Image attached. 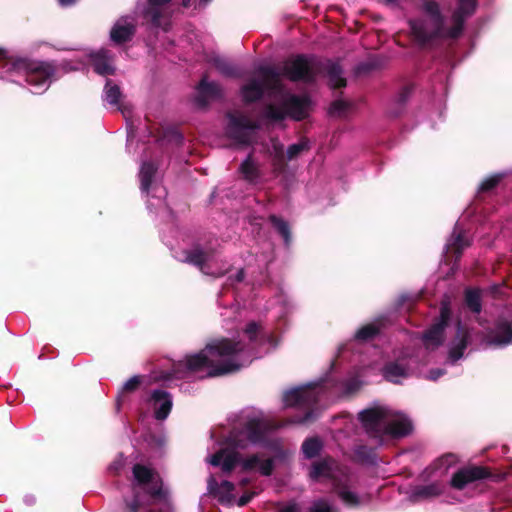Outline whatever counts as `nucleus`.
Masks as SVG:
<instances>
[{
    "label": "nucleus",
    "instance_id": "obj_1",
    "mask_svg": "<svg viewBox=\"0 0 512 512\" xmlns=\"http://www.w3.org/2000/svg\"><path fill=\"white\" fill-rule=\"evenodd\" d=\"M358 420L369 438L383 445L385 437L402 439L413 431L412 421L403 413L386 406H374L361 410Z\"/></svg>",
    "mask_w": 512,
    "mask_h": 512
},
{
    "label": "nucleus",
    "instance_id": "obj_2",
    "mask_svg": "<svg viewBox=\"0 0 512 512\" xmlns=\"http://www.w3.org/2000/svg\"><path fill=\"white\" fill-rule=\"evenodd\" d=\"M422 11L427 18H414L408 20L413 41L421 48L430 47L438 39H445V17L440 5L434 0H425Z\"/></svg>",
    "mask_w": 512,
    "mask_h": 512
},
{
    "label": "nucleus",
    "instance_id": "obj_3",
    "mask_svg": "<svg viewBox=\"0 0 512 512\" xmlns=\"http://www.w3.org/2000/svg\"><path fill=\"white\" fill-rule=\"evenodd\" d=\"M257 73L262 77V80L251 78L240 88L241 99L245 105L260 101L266 90L275 91L282 87L280 73L275 67L261 65L258 67Z\"/></svg>",
    "mask_w": 512,
    "mask_h": 512
},
{
    "label": "nucleus",
    "instance_id": "obj_4",
    "mask_svg": "<svg viewBox=\"0 0 512 512\" xmlns=\"http://www.w3.org/2000/svg\"><path fill=\"white\" fill-rule=\"evenodd\" d=\"M283 402L286 407H293L303 411L301 416L295 418L297 423H310L316 420V406L319 395L312 385L296 387L283 394Z\"/></svg>",
    "mask_w": 512,
    "mask_h": 512
},
{
    "label": "nucleus",
    "instance_id": "obj_5",
    "mask_svg": "<svg viewBox=\"0 0 512 512\" xmlns=\"http://www.w3.org/2000/svg\"><path fill=\"white\" fill-rule=\"evenodd\" d=\"M182 363V375L186 372L196 373L203 371L205 368H210L208 371L209 377H218L230 373L237 372L241 369V365L237 362L226 361L224 363L216 364L212 359L210 353L206 352V346L200 352L187 355L185 361Z\"/></svg>",
    "mask_w": 512,
    "mask_h": 512
},
{
    "label": "nucleus",
    "instance_id": "obj_6",
    "mask_svg": "<svg viewBox=\"0 0 512 512\" xmlns=\"http://www.w3.org/2000/svg\"><path fill=\"white\" fill-rule=\"evenodd\" d=\"M13 68L25 77L32 86L49 85L55 78L57 66L53 62L19 58L13 62Z\"/></svg>",
    "mask_w": 512,
    "mask_h": 512
},
{
    "label": "nucleus",
    "instance_id": "obj_7",
    "mask_svg": "<svg viewBox=\"0 0 512 512\" xmlns=\"http://www.w3.org/2000/svg\"><path fill=\"white\" fill-rule=\"evenodd\" d=\"M320 65L316 57L298 54L286 59L283 63L280 78L286 77L292 82L312 83L319 75Z\"/></svg>",
    "mask_w": 512,
    "mask_h": 512
},
{
    "label": "nucleus",
    "instance_id": "obj_8",
    "mask_svg": "<svg viewBox=\"0 0 512 512\" xmlns=\"http://www.w3.org/2000/svg\"><path fill=\"white\" fill-rule=\"evenodd\" d=\"M452 318V310L449 301H442L439 315L433 319L432 324L423 331L420 339L426 350L434 351L441 347L445 340L446 328Z\"/></svg>",
    "mask_w": 512,
    "mask_h": 512
},
{
    "label": "nucleus",
    "instance_id": "obj_9",
    "mask_svg": "<svg viewBox=\"0 0 512 512\" xmlns=\"http://www.w3.org/2000/svg\"><path fill=\"white\" fill-rule=\"evenodd\" d=\"M270 425L267 421L260 418H251L243 426L242 430L233 433L229 438V444L232 448L245 449L248 442L257 444L265 439Z\"/></svg>",
    "mask_w": 512,
    "mask_h": 512
},
{
    "label": "nucleus",
    "instance_id": "obj_10",
    "mask_svg": "<svg viewBox=\"0 0 512 512\" xmlns=\"http://www.w3.org/2000/svg\"><path fill=\"white\" fill-rule=\"evenodd\" d=\"M146 6L142 10V18L151 28H161L168 31L173 10L172 0H146Z\"/></svg>",
    "mask_w": 512,
    "mask_h": 512
},
{
    "label": "nucleus",
    "instance_id": "obj_11",
    "mask_svg": "<svg viewBox=\"0 0 512 512\" xmlns=\"http://www.w3.org/2000/svg\"><path fill=\"white\" fill-rule=\"evenodd\" d=\"M486 479H498L486 466L468 465L457 470L451 477L450 486L456 490H463L467 485Z\"/></svg>",
    "mask_w": 512,
    "mask_h": 512
},
{
    "label": "nucleus",
    "instance_id": "obj_12",
    "mask_svg": "<svg viewBox=\"0 0 512 512\" xmlns=\"http://www.w3.org/2000/svg\"><path fill=\"white\" fill-rule=\"evenodd\" d=\"M229 123L227 127L228 136L241 144L249 143V135L247 130H258L260 124L256 121L249 119L246 115L241 113L228 112L226 114Z\"/></svg>",
    "mask_w": 512,
    "mask_h": 512
},
{
    "label": "nucleus",
    "instance_id": "obj_13",
    "mask_svg": "<svg viewBox=\"0 0 512 512\" xmlns=\"http://www.w3.org/2000/svg\"><path fill=\"white\" fill-rule=\"evenodd\" d=\"M477 8L476 0H458V7L452 14V26L444 27L445 39H458L464 30V24L468 17L472 16Z\"/></svg>",
    "mask_w": 512,
    "mask_h": 512
},
{
    "label": "nucleus",
    "instance_id": "obj_14",
    "mask_svg": "<svg viewBox=\"0 0 512 512\" xmlns=\"http://www.w3.org/2000/svg\"><path fill=\"white\" fill-rule=\"evenodd\" d=\"M484 340L487 345L503 348L512 344V323L505 318L495 320L493 327L486 330Z\"/></svg>",
    "mask_w": 512,
    "mask_h": 512
},
{
    "label": "nucleus",
    "instance_id": "obj_15",
    "mask_svg": "<svg viewBox=\"0 0 512 512\" xmlns=\"http://www.w3.org/2000/svg\"><path fill=\"white\" fill-rule=\"evenodd\" d=\"M244 344L241 341H235L230 338H221L213 340L206 345V352L210 353L212 359L222 358L224 362H235L232 357L244 351Z\"/></svg>",
    "mask_w": 512,
    "mask_h": 512
},
{
    "label": "nucleus",
    "instance_id": "obj_16",
    "mask_svg": "<svg viewBox=\"0 0 512 512\" xmlns=\"http://www.w3.org/2000/svg\"><path fill=\"white\" fill-rule=\"evenodd\" d=\"M455 335L450 342L448 357L451 362H456L464 355V351L471 341V335L468 327L460 319L456 322Z\"/></svg>",
    "mask_w": 512,
    "mask_h": 512
},
{
    "label": "nucleus",
    "instance_id": "obj_17",
    "mask_svg": "<svg viewBox=\"0 0 512 512\" xmlns=\"http://www.w3.org/2000/svg\"><path fill=\"white\" fill-rule=\"evenodd\" d=\"M339 474H342V471L338 462L329 456L314 461L309 472L313 481H318L321 478L336 480Z\"/></svg>",
    "mask_w": 512,
    "mask_h": 512
},
{
    "label": "nucleus",
    "instance_id": "obj_18",
    "mask_svg": "<svg viewBox=\"0 0 512 512\" xmlns=\"http://www.w3.org/2000/svg\"><path fill=\"white\" fill-rule=\"evenodd\" d=\"M236 448L232 450L228 448H221L217 452H215L209 460V463L215 467H221V470L225 474H230L236 467L237 464L241 462V455L239 452L235 451Z\"/></svg>",
    "mask_w": 512,
    "mask_h": 512
},
{
    "label": "nucleus",
    "instance_id": "obj_19",
    "mask_svg": "<svg viewBox=\"0 0 512 512\" xmlns=\"http://www.w3.org/2000/svg\"><path fill=\"white\" fill-rule=\"evenodd\" d=\"M197 92L195 102L201 108H205L209 101L218 100L223 97L221 85L216 82L207 81L206 76H204L197 85Z\"/></svg>",
    "mask_w": 512,
    "mask_h": 512
},
{
    "label": "nucleus",
    "instance_id": "obj_20",
    "mask_svg": "<svg viewBox=\"0 0 512 512\" xmlns=\"http://www.w3.org/2000/svg\"><path fill=\"white\" fill-rule=\"evenodd\" d=\"M150 402L153 405L156 420L164 421L168 418L173 407V398L169 392L160 389L153 390Z\"/></svg>",
    "mask_w": 512,
    "mask_h": 512
},
{
    "label": "nucleus",
    "instance_id": "obj_21",
    "mask_svg": "<svg viewBox=\"0 0 512 512\" xmlns=\"http://www.w3.org/2000/svg\"><path fill=\"white\" fill-rule=\"evenodd\" d=\"M310 99L307 96L290 95L284 102L283 108L290 118L301 121L307 117Z\"/></svg>",
    "mask_w": 512,
    "mask_h": 512
},
{
    "label": "nucleus",
    "instance_id": "obj_22",
    "mask_svg": "<svg viewBox=\"0 0 512 512\" xmlns=\"http://www.w3.org/2000/svg\"><path fill=\"white\" fill-rule=\"evenodd\" d=\"M320 65L319 74L325 73L329 79V85L333 89L343 88L347 85L346 79L343 77V70L339 63L331 60H318Z\"/></svg>",
    "mask_w": 512,
    "mask_h": 512
},
{
    "label": "nucleus",
    "instance_id": "obj_23",
    "mask_svg": "<svg viewBox=\"0 0 512 512\" xmlns=\"http://www.w3.org/2000/svg\"><path fill=\"white\" fill-rule=\"evenodd\" d=\"M91 64L94 71L102 76L114 75L115 68L112 65L113 56L111 51L101 49L90 54Z\"/></svg>",
    "mask_w": 512,
    "mask_h": 512
},
{
    "label": "nucleus",
    "instance_id": "obj_24",
    "mask_svg": "<svg viewBox=\"0 0 512 512\" xmlns=\"http://www.w3.org/2000/svg\"><path fill=\"white\" fill-rule=\"evenodd\" d=\"M459 458L456 454L452 452L445 453L435 459L432 464L424 469V471L420 474V478L423 481H427L434 472L441 470L443 474H445L448 469L455 464H457Z\"/></svg>",
    "mask_w": 512,
    "mask_h": 512
},
{
    "label": "nucleus",
    "instance_id": "obj_25",
    "mask_svg": "<svg viewBox=\"0 0 512 512\" xmlns=\"http://www.w3.org/2000/svg\"><path fill=\"white\" fill-rule=\"evenodd\" d=\"M208 487L211 494L218 495V501L222 505H231L234 502V495L232 492L235 489V485L232 482L223 480L221 484L218 485L215 479L210 477Z\"/></svg>",
    "mask_w": 512,
    "mask_h": 512
},
{
    "label": "nucleus",
    "instance_id": "obj_26",
    "mask_svg": "<svg viewBox=\"0 0 512 512\" xmlns=\"http://www.w3.org/2000/svg\"><path fill=\"white\" fill-rule=\"evenodd\" d=\"M184 255L183 262L196 266L203 271L206 262L212 256V251L204 250L200 244H196L191 250H185Z\"/></svg>",
    "mask_w": 512,
    "mask_h": 512
},
{
    "label": "nucleus",
    "instance_id": "obj_27",
    "mask_svg": "<svg viewBox=\"0 0 512 512\" xmlns=\"http://www.w3.org/2000/svg\"><path fill=\"white\" fill-rule=\"evenodd\" d=\"M468 246H470V242L466 238L465 233L463 231H457V228H455L446 244V250L448 254H451L458 260L463 250Z\"/></svg>",
    "mask_w": 512,
    "mask_h": 512
},
{
    "label": "nucleus",
    "instance_id": "obj_28",
    "mask_svg": "<svg viewBox=\"0 0 512 512\" xmlns=\"http://www.w3.org/2000/svg\"><path fill=\"white\" fill-rule=\"evenodd\" d=\"M443 486L439 481L432 482L428 485H419L412 490L411 497L414 500H422L434 498L441 495Z\"/></svg>",
    "mask_w": 512,
    "mask_h": 512
},
{
    "label": "nucleus",
    "instance_id": "obj_29",
    "mask_svg": "<svg viewBox=\"0 0 512 512\" xmlns=\"http://www.w3.org/2000/svg\"><path fill=\"white\" fill-rule=\"evenodd\" d=\"M135 32L136 28L133 24L120 25L117 23L110 31V38L115 44L121 45L130 41Z\"/></svg>",
    "mask_w": 512,
    "mask_h": 512
},
{
    "label": "nucleus",
    "instance_id": "obj_30",
    "mask_svg": "<svg viewBox=\"0 0 512 512\" xmlns=\"http://www.w3.org/2000/svg\"><path fill=\"white\" fill-rule=\"evenodd\" d=\"M464 303L471 313L480 314L482 311V290L480 288H466Z\"/></svg>",
    "mask_w": 512,
    "mask_h": 512
},
{
    "label": "nucleus",
    "instance_id": "obj_31",
    "mask_svg": "<svg viewBox=\"0 0 512 512\" xmlns=\"http://www.w3.org/2000/svg\"><path fill=\"white\" fill-rule=\"evenodd\" d=\"M268 220L276 232L282 237L285 247L289 248L292 243V232L288 221L275 214H271Z\"/></svg>",
    "mask_w": 512,
    "mask_h": 512
},
{
    "label": "nucleus",
    "instance_id": "obj_32",
    "mask_svg": "<svg viewBox=\"0 0 512 512\" xmlns=\"http://www.w3.org/2000/svg\"><path fill=\"white\" fill-rule=\"evenodd\" d=\"M105 100L113 106H117L122 113H125L126 107L121 105L123 94L120 87L115 84L111 79H107L104 87Z\"/></svg>",
    "mask_w": 512,
    "mask_h": 512
},
{
    "label": "nucleus",
    "instance_id": "obj_33",
    "mask_svg": "<svg viewBox=\"0 0 512 512\" xmlns=\"http://www.w3.org/2000/svg\"><path fill=\"white\" fill-rule=\"evenodd\" d=\"M413 90L414 86L412 84H406L400 89L395 98L394 106L389 112L392 117H398L401 115L406 103L413 93Z\"/></svg>",
    "mask_w": 512,
    "mask_h": 512
},
{
    "label": "nucleus",
    "instance_id": "obj_34",
    "mask_svg": "<svg viewBox=\"0 0 512 512\" xmlns=\"http://www.w3.org/2000/svg\"><path fill=\"white\" fill-rule=\"evenodd\" d=\"M156 172L157 167L153 162H143L139 172L140 188L143 192L149 193Z\"/></svg>",
    "mask_w": 512,
    "mask_h": 512
},
{
    "label": "nucleus",
    "instance_id": "obj_35",
    "mask_svg": "<svg viewBox=\"0 0 512 512\" xmlns=\"http://www.w3.org/2000/svg\"><path fill=\"white\" fill-rule=\"evenodd\" d=\"M211 63L225 77L236 78L240 75L237 67L223 57L215 56L211 59Z\"/></svg>",
    "mask_w": 512,
    "mask_h": 512
},
{
    "label": "nucleus",
    "instance_id": "obj_36",
    "mask_svg": "<svg viewBox=\"0 0 512 512\" xmlns=\"http://www.w3.org/2000/svg\"><path fill=\"white\" fill-rule=\"evenodd\" d=\"M383 325L381 323H369L359 328L355 334V339L361 342H367L380 334Z\"/></svg>",
    "mask_w": 512,
    "mask_h": 512
},
{
    "label": "nucleus",
    "instance_id": "obj_37",
    "mask_svg": "<svg viewBox=\"0 0 512 512\" xmlns=\"http://www.w3.org/2000/svg\"><path fill=\"white\" fill-rule=\"evenodd\" d=\"M323 448V443L319 437H310L304 440L301 449L307 459L317 457Z\"/></svg>",
    "mask_w": 512,
    "mask_h": 512
},
{
    "label": "nucleus",
    "instance_id": "obj_38",
    "mask_svg": "<svg viewBox=\"0 0 512 512\" xmlns=\"http://www.w3.org/2000/svg\"><path fill=\"white\" fill-rule=\"evenodd\" d=\"M239 171L248 182H254L260 177V171L254 163L251 154L241 163Z\"/></svg>",
    "mask_w": 512,
    "mask_h": 512
},
{
    "label": "nucleus",
    "instance_id": "obj_39",
    "mask_svg": "<svg viewBox=\"0 0 512 512\" xmlns=\"http://www.w3.org/2000/svg\"><path fill=\"white\" fill-rule=\"evenodd\" d=\"M144 380V376L142 375H134L131 378H129L121 387V389L118 392L117 396V403L120 404L121 401H123L125 395L134 393L136 390L139 389L142 382Z\"/></svg>",
    "mask_w": 512,
    "mask_h": 512
},
{
    "label": "nucleus",
    "instance_id": "obj_40",
    "mask_svg": "<svg viewBox=\"0 0 512 512\" xmlns=\"http://www.w3.org/2000/svg\"><path fill=\"white\" fill-rule=\"evenodd\" d=\"M133 476L139 485H148L153 482L154 471L142 464H135L132 468Z\"/></svg>",
    "mask_w": 512,
    "mask_h": 512
},
{
    "label": "nucleus",
    "instance_id": "obj_41",
    "mask_svg": "<svg viewBox=\"0 0 512 512\" xmlns=\"http://www.w3.org/2000/svg\"><path fill=\"white\" fill-rule=\"evenodd\" d=\"M385 379L392 383H398V378L406 375L405 368L397 362H390L383 369Z\"/></svg>",
    "mask_w": 512,
    "mask_h": 512
},
{
    "label": "nucleus",
    "instance_id": "obj_42",
    "mask_svg": "<svg viewBox=\"0 0 512 512\" xmlns=\"http://www.w3.org/2000/svg\"><path fill=\"white\" fill-rule=\"evenodd\" d=\"M354 459L360 463H374L376 460L375 449L367 445H358L354 449Z\"/></svg>",
    "mask_w": 512,
    "mask_h": 512
},
{
    "label": "nucleus",
    "instance_id": "obj_43",
    "mask_svg": "<svg viewBox=\"0 0 512 512\" xmlns=\"http://www.w3.org/2000/svg\"><path fill=\"white\" fill-rule=\"evenodd\" d=\"M264 117L274 122H280L283 121L287 115L283 106L278 107L274 104H268L264 111Z\"/></svg>",
    "mask_w": 512,
    "mask_h": 512
},
{
    "label": "nucleus",
    "instance_id": "obj_44",
    "mask_svg": "<svg viewBox=\"0 0 512 512\" xmlns=\"http://www.w3.org/2000/svg\"><path fill=\"white\" fill-rule=\"evenodd\" d=\"M182 363L177 362L173 364V367L170 372H160L157 376L154 377V381H168L173 378L183 379L185 375H182Z\"/></svg>",
    "mask_w": 512,
    "mask_h": 512
},
{
    "label": "nucleus",
    "instance_id": "obj_45",
    "mask_svg": "<svg viewBox=\"0 0 512 512\" xmlns=\"http://www.w3.org/2000/svg\"><path fill=\"white\" fill-rule=\"evenodd\" d=\"M504 175L501 173L494 174L489 176L488 178L484 179L480 186L478 191L481 193H486L492 191L494 188L498 186V184L503 179Z\"/></svg>",
    "mask_w": 512,
    "mask_h": 512
},
{
    "label": "nucleus",
    "instance_id": "obj_46",
    "mask_svg": "<svg viewBox=\"0 0 512 512\" xmlns=\"http://www.w3.org/2000/svg\"><path fill=\"white\" fill-rule=\"evenodd\" d=\"M262 332V327L259 323L255 321L249 322L245 329L244 333L247 335L250 342H258L261 344V338L259 339V335Z\"/></svg>",
    "mask_w": 512,
    "mask_h": 512
},
{
    "label": "nucleus",
    "instance_id": "obj_47",
    "mask_svg": "<svg viewBox=\"0 0 512 512\" xmlns=\"http://www.w3.org/2000/svg\"><path fill=\"white\" fill-rule=\"evenodd\" d=\"M309 150L307 141H301L299 143L292 144L287 149V160H293L297 158L303 151Z\"/></svg>",
    "mask_w": 512,
    "mask_h": 512
},
{
    "label": "nucleus",
    "instance_id": "obj_48",
    "mask_svg": "<svg viewBox=\"0 0 512 512\" xmlns=\"http://www.w3.org/2000/svg\"><path fill=\"white\" fill-rule=\"evenodd\" d=\"M273 167L278 173L284 172L287 168V159H285L282 147L276 148V154L273 158Z\"/></svg>",
    "mask_w": 512,
    "mask_h": 512
},
{
    "label": "nucleus",
    "instance_id": "obj_49",
    "mask_svg": "<svg viewBox=\"0 0 512 512\" xmlns=\"http://www.w3.org/2000/svg\"><path fill=\"white\" fill-rule=\"evenodd\" d=\"M350 107V104L344 100H335L331 103L329 112L332 115H343Z\"/></svg>",
    "mask_w": 512,
    "mask_h": 512
},
{
    "label": "nucleus",
    "instance_id": "obj_50",
    "mask_svg": "<svg viewBox=\"0 0 512 512\" xmlns=\"http://www.w3.org/2000/svg\"><path fill=\"white\" fill-rule=\"evenodd\" d=\"M378 67L379 63L376 60H369L358 64L355 71L358 75H364L376 70Z\"/></svg>",
    "mask_w": 512,
    "mask_h": 512
},
{
    "label": "nucleus",
    "instance_id": "obj_51",
    "mask_svg": "<svg viewBox=\"0 0 512 512\" xmlns=\"http://www.w3.org/2000/svg\"><path fill=\"white\" fill-rule=\"evenodd\" d=\"M308 512H335L331 505L324 499L314 501Z\"/></svg>",
    "mask_w": 512,
    "mask_h": 512
},
{
    "label": "nucleus",
    "instance_id": "obj_52",
    "mask_svg": "<svg viewBox=\"0 0 512 512\" xmlns=\"http://www.w3.org/2000/svg\"><path fill=\"white\" fill-rule=\"evenodd\" d=\"M240 463L242 466V470L245 472H248V471H252L256 467H258V465L260 463V458L257 454H253V455L247 457L246 459L241 460Z\"/></svg>",
    "mask_w": 512,
    "mask_h": 512
},
{
    "label": "nucleus",
    "instance_id": "obj_53",
    "mask_svg": "<svg viewBox=\"0 0 512 512\" xmlns=\"http://www.w3.org/2000/svg\"><path fill=\"white\" fill-rule=\"evenodd\" d=\"M339 497L348 505L350 506H357L359 505V497L351 492V491H347V490H342L340 491L339 493Z\"/></svg>",
    "mask_w": 512,
    "mask_h": 512
},
{
    "label": "nucleus",
    "instance_id": "obj_54",
    "mask_svg": "<svg viewBox=\"0 0 512 512\" xmlns=\"http://www.w3.org/2000/svg\"><path fill=\"white\" fill-rule=\"evenodd\" d=\"M258 467L263 476H270L273 473L274 461L272 458L260 461Z\"/></svg>",
    "mask_w": 512,
    "mask_h": 512
},
{
    "label": "nucleus",
    "instance_id": "obj_55",
    "mask_svg": "<svg viewBox=\"0 0 512 512\" xmlns=\"http://www.w3.org/2000/svg\"><path fill=\"white\" fill-rule=\"evenodd\" d=\"M140 507L141 504L137 496L131 501L125 500V508L128 512H139Z\"/></svg>",
    "mask_w": 512,
    "mask_h": 512
},
{
    "label": "nucleus",
    "instance_id": "obj_56",
    "mask_svg": "<svg viewBox=\"0 0 512 512\" xmlns=\"http://www.w3.org/2000/svg\"><path fill=\"white\" fill-rule=\"evenodd\" d=\"M360 388V382L356 379H350L345 383V392L347 394H352L358 391Z\"/></svg>",
    "mask_w": 512,
    "mask_h": 512
},
{
    "label": "nucleus",
    "instance_id": "obj_57",
    "mask_svg": "<svg viewBox=\"0 0 512 512\" xmlns=\"http://www.w3.org/2000/svg\"><path fill=\"white\" fill-rule=\"evenodd\" d=\"M147 492L153 498H161L163 496L162 485L153 483Z\"/></svg>",
    "mask_w": 512,
    "mask_h": 512
},
{
    "label": "nucleus",
    "instance_id": "obj_58",
    "mask_svg": "<svg viewBox=\"0 0 512 512\" xmlns=\"http://www.w3.org/2000/svg\"><path fill=\"white\" fill-rule=\"evenodd\" d=\"M255 496L254 492H245L237 501L239 507L246 506Z\"/></svg>",
    "mask_w": 512,
    "mask_h": 512
},
{
    "label": "nucleus",
    "instance_id": "obj_59",
    "mask_svg": "<svg viewBox=\"0 0 512 512\" xmlns=\"http://www.w3.org/2000/svg\"><path fill=\"white\" fill-rule=\"evenodd\" d=\"M300 508L297 503H289L285 506H282L278 512H299Z\"/></svg>",
    "mask_w": 512,
    "mask_h": 512
},
{
    "label": "nucleus",
    "instance_id": "obj_60",
    "mask_svg": "<svg viewBox=\"0 0 512 512\" xmlns=\"http://www.w3.org/2000/svg\"><path fill=\"white\" fill-rule=\"evenodd\" d=\"M442 375H444V370L442 369H432L429 372V378L433 381H436Z\"/></svg>",
    "mask_w": 512,
    "mask_h": 512
},
{
    "label": "nucleus",
    "instance_id": "obj_61",
    "mask_svg": "<svg viewBox=\"0 0 512 512\" xmlns=\"http://www.w3.org/2000/svg\"><path fill=\"white\" fill-rule=\"evenodd\" d=\"M262 341H267L269 344H271L274 347H276L278 345V340L273 334H270L267 336L261 335V342Z\"/></svg>",
    "mask_w": 512,
    "mask_h": 512
},
{
    "label": "nucleus",
    "instance_id": "obj_62",
    "mask_svg": "<svg viewBox=\"0 0 512 512\" xmlns=\"http://www.w3.org/2000/svg\"><path fill=\"white\" fill-rule=\"evenodd\" d=\"M58 1L63 6L72 5L76 2V0H58Z\"/></svg>",
    "mask_w": 512,
    "mask_h": 512
},
{
    "label": "nucleus",
    "instance_id": "obj_63",
    "mask_svg": "<svg viewBox=\"0 0 512 512\" xmlns=\"http://www.w3.org/2000/svg\"><path fill=\"white\" fill-rule=\"evenodd\" d=\"M7 58V51L3 48H0V61L5 60Z\"/></svg>",
    "mask_w": 512,
    "mask_h": 512
},
{
    "label": "nucleus",
    "instance_id": "obj_64",
    "mask_svg": "<svg viewBox=\"0 0 512 512\" xmlns=\"http://www.w3.org/2000/svg\"><path fill=\"white\" fill-rule=\"evenodd\" d=\"M248 484H249V479H247V478H244V479H242V480L240 481V485H241L242 487H245V486H247Z\"/></svg>",
    "mask_w": 512,
    "mask_h": 512
}]
</instances>
